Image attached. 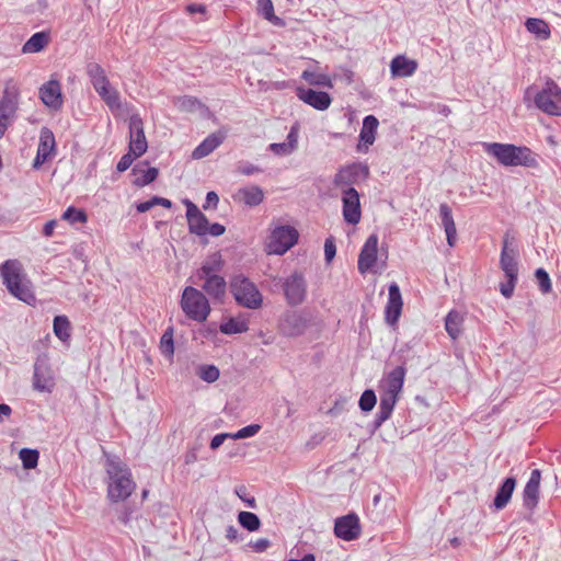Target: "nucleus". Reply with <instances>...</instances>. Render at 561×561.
Masks as SVG:
<instances>
[{
  "mask_svg": "<svg viewBox=\"0 0 561 561\" xmlns=\"http://www.w3.org/2000/svg\"><path fill=\"white\" fill-rule=\"evenodd\" d=\"M535 105L541 112L561 116V88L554 81H548L534 98Z\"/></svg>",
  "mask_w": 561,
  "mask_h": 561,
  "instance_id": "6e6552de",
  "label": "nucleus"
},
{
  "mask_svg": "<svg viewBox=\"0 0 561 561\" xmlns=\"http://www.w3.org/2000/svg\"><path fill=\"white\" fill-rule=\"evenodd\" d=\"M226 538L229 541H238L239 540V531H238V529L233 525H230V526L227 527V529H226Z\"/></svg>",
  "mask_w": 561,
  "mask_h": 561,
  "instance_id": "338daca9",
  "label": "nucleus"
},
{
  "mask_svg": "<svg viewBox=\"0 0 561 561\" xmlns=\"http://www.w3.org/2000/svg\"><path fill=\"white\" fill-rule=\"evenodd\" d=\"M202 289L213 299L221 301L226 295L227 283L220 275L203 279Z\"/></svg>",
  "mask_w": 561,
  "mask_h": 561,
  "instance_id": "7c9ffc66",
  "label": "nucleus"
},
{
  "mask_svg": "<svg viewBox=\"0 0 561 561\" xmlns=\"http://www.w3.org/2000/svg\"><path fill=\"white\" fill-rule=\"evenodd\" d=\"M33 389L50 393L55 388V377L48 357L39 355L34 363Z\"/></svg>",
  "mask_w": 561,
  "mask_h": 561,
  "instance_id": "9d476101",
  "label": "nucleus"
},
{
  "mask_svg": "<svg viewBox=\"0 0 561 561\" xmlns=\"http://www.w3.org/2000/svg\"><path fill=\"white\" fill-rule=\"evenodd\" d=\"M260 430H261V426L259 424H250L248 426L240 428L237 433L232 434L231 438L242 439V438L252 437L255 434H257Z\"/></svg>",
  "mask_w": 561,
  "mask_h": 561,
  "instance_id": "603ef678",
  "label": "nucleus"
},
{
  "mask_svg": "<svg viewBox=\"0 0 561 561\" xmlns=\"http://www.w3.org/2000/svg\"><path fill=\"white\" fill-rule=\"evenodd\" d=\"M133 172L135 174L139 173V172L142 173L141 176L135 179V181H134V184L139 187L150 184L151 182H153L157 179V176L159 174V171L157 168H148L147 170H141L140 165H136L133 169Z\"/></svg>",
  "mask_w": 561,
  "mask_h": 561,
  "instance_id": "37998d69",
  "label": "nucleus"
},
{
  "mask_svg": "<svg viewBox=\"0 0 561 561\" xmlns=\"http://www.w3.org/2000/svg\"><path fill=\"white\" fill-rule=\"evenodd\" d=\"M226 231V228L220 224H213L207 226V234H210L213 237H219L224 234Z\"/></svg>",
  "mask_w": 561,
  "mask_h": 561,
  "instance_id": "e2e57ef3",
  "label": "nucleus"
},
{
  "mask_svg": "<svg viewBox=\"0 0 561 561\" xmlns=\"http://www.w3.org/2000/svg\"><path fill=\"white\" fill-rule=\"evenodd\" d=\"M286 142L295 150L298 144V125L291 126Z\"/></svg>",
  "mask_w": 561,
  "mask_h": 561,
  "instance_id": "052dcab7",
  "label": "nucleus"
},
{
  "mask_svg": "<svg viewBox=\"0 0 561 561\" xmlns=\"http://www.w3.org/2000/svg\"><path fill=\"white\" fill-rule=\"evenodd\" d=\"M188 230L196 236H206L208 219L190 199H184Z\"/></svg>",
  "mask_w": 561,
  "mask_h": 561,
  "instance_id": "6ab92c4d",
  "label": "nucleus"
},
{
  "mask_svg": "<svg viewBox=\"0 0 561 561\" xmlns=\"http://www.w3.org/2000/svg\"><path fill=\"white\" fill-rule=\"evenodd\" d=\"M85 70L93 88L100 84H107L108 79L106 77L105 70L100 64L90 61L87 64Z\"/></svg>",
  "mask_w": 561,
  "mask_h": 561,
  "instance_id": "ea45409f",
  "label": "nucleus"
},
{
  "mask_svg": "<svg viewBox=\"0 0 561 561\" xmlns=\"http://www.w3.org/2000/svg\"><path fill=\"white\" fill-rule=\"evenodd\" d=\"M117 518L122 524L128 525L131 518V511L128 507H123L118 512Z\"/></svg>",
  "mask_w": 561,
  "mask_h": 561,
  "instance_id": "69168bd1",
  "label": "nucleus"
},
{
  "mask_svg": "<svg viewBox=\"0 0 561 561\" xmlns=\"http://www.w3.org/2000/svg\"><path fill=\"white\" fill-rule=\"evenodd\" d=\"M0 276L8 291L19 300L33 305L36 300L32 284L19 260L10 259L0 265Z\"/></svg>",
  "mask_w": 561,
  "mask_h": 561,
  "instance_id": "f03ea898",
  "label": "nucleus"
},
{
  "mask_svg": "<svg viewBox=\"0 0 561 561\" xmlns=\"http://www.w3.org/2000/svg\"><path fill=\"white\" fill-rule=\"evenodd\" d=\"M284 296L288 305H301L307 296V283L300 272H294L283 282Z\"/></svg>",
  "mask_w": 561,
  "mask_h": 561,
  "instance_id": "9b49d317",
  "label": "nucleus"
},
{
  "mask_svg": "<svg viewBox=\"0 0 561 561\" xmlns=\"http://www.w3.org/2000/svg\"><path fill=\"white\" fill-rule=\"evenodd\" d=\"M336 254V247L332 237L327 238L324 242V257L330 263Z\"/></svg>",
  "mask_w": 561,
  "mask_h": 561,
  "instance_id": "5fc2aeb1",
  "label": "nucleus"
},
{
  "mask_svg": "<svg viewBox=\"0 0 561 561\" xmlns=\"http://www.w3.org/2000/svg\"><path fill=\"white\" fill-rule=\"evenodd\" d=\"M297 96L304 103L318 111H325L332 103V99L328 92L313 89L299 88L297 90Z\"/></svg>",
  "mask_w": 561,
  "mask_h": 561,
  "instance_id": "412c9836",
  "label": "nucleus"
},
{
  "mask_svg": "<svg viewBox=\"0 0 561 561\" xmlns=\"http://www.w3.org/2000/svg\"><path fill=\"white\" fill-rule=\"evenodd\" d=\"M378 125L379 122L374 115H367L364 118L359 133V142L356 147L357 151L366 152L375 142Z\"/></svg>",
  "mask_w": 561,
  "mask_h": 561,
  "instance_id": "4be33fe9",
  "label": "nucleus"
},
{
  "mask_svg": "<svg viewBox=\"0 0 561 561\" xmlns=\"http://www.w3.org/2000/svg\"><path fill=\"white\" fill-rule=\"evenodd\" d=\"M238 172L243 174V175H248L249 176V175H253V174L260 173V172H262V170L257 165H254L252 163L241 162L238 165Z\"/></svg>",
  "mask_w": 561,
  "mask_h": 561,
  "instance_id": "4d7b16f0",
  "label": "nucleus"
},
{
  "mask_svg": "<svg viewBox=\"0 0 561 561\" xmlns=\"http://www.w3.org/2000/svg\"><path fill=\"white\" fill-rule=\"evenodd\" d=\"M180 306L184 314L198 323H203L210 314L211 307L206 295L193 287L186 286L181 296Z\"/></svg>",
  "mask_w": 561,
  "mask_h": 561,
  "instance_id": "39448f33",
  "label": "nucleus"
},
{
  "mask_svg": "<svg viewBox=\"0 0 561 561\" xmlns=\"http://www.w3.org/2000/svg\"><path fill=\"white\" fill-rule=\"evenodd\" d=\"M249 545L253 549V551L264 552L265 550H267L270 548L271 541L266 538H260L255 541H251Z\"/></svg>",
  "mask_w": 561,
  "mask_h": 561,
  "instance_id": "bf43d9fd",
  "label": "nucleus"
},
{
  "mask_svg": "<svg viewBox=\"0 0 561 561\" xmlns=\"http://www.w3.org/2000/svg\"><path fill=\"white\" fill-rule=\"evenodd\" d=\"M306 328V319L297 312L287 313L279 323L280 332L290 337L301 335Z\"/></svg>",
  "mask_w": 561,
  "mask_h": 561,
  "instance_id": "5701e85b",
  "label": "nucleus"
},
{
  "mask_svg": "<svg viewBox=\"0 0 561 561\" xmlns=\"http://www.w3.org/2000/svg\"><path fill=\"white\" fill-rule=\"evenodd\" d=\"M18 111L16 100L3 96L0 101V138L3 137L5 130L15 117Z\"/></svg>",
  "mask_w": 561,
  "mask_h": 561,
  "instance_id": "a878e982",
  "label": "nucleus"
},
{
  "mask_svg": "<svg viewBox=\"0 0 561 561\" xmlns=\"http://www.w3.org/2000/svg\"><path fill=\"white\" fill-rule=\"evenodd\" d=\"M417 69V62L413 59H409L403 55L396 56L390 64V71L392 77H410Z\"/></svg>",
  "mask_w": 561,
  "mask_h": 561,
  "instance_id": "c85d7f7f",
  "label": "nucleus"
},
{
  "mask_svg": "<svg viewBox=\"0 0 561 561\" xmlns=\"http://www.w3.org/2000/svg\"><path fill=\"white\" fill-rule=\"evenodd\" d=\"M224 265L221 255L214 253L209 255L197 270L195 277L197 280L206 279L208 277L218 276V272L221 271Z\"/></svg>",
  "mask_w": 561,
  "mask_h": 561,
  "instance_id": "c756f323",
  "label": "nucleus"
},
{
  "mask_svg": "<svg viewBox=\"0 0 561 561\" xmlns=\"http://www.w3.org/2000/svg\"><path fill=\"white\" fill-rule=\"evenodd\" d=\"M536 279L538 282L539 289L542 294H548L552 289L551 279L549 274L541 267L535 272Z\"/></svg>",
  "mask_w": 561,
  "mask_h": 561,
  "instance_id": "3c124183",
  "label": "nucleus"
},
{
  "mask_svg": "<svg viewBox=\"0 0 561 561\" xmlns=\"http://www.w3.org/2000/svg\"><path fill=\"white\" fill-rule=\"evenodd\" d=\"M160 352L168 359L172 360L174 355L173 328L169 327L160 339Z\"/></svg>",
  "mask_w": 561,
  "mask_h": 561,
  "instance_id": "79ce46f5",
  "label": "nucleus"
},
{
  "mask_svg": "<svg viewBox=\"0 0 561 561\" xmlns=\"http://www.w3.org/2000/svg\"><path fill=\"white\" fill-rule=\"evenodd\" d=\"M104 469L108 501L113 503L126 501L137 486L130 468L119 457L106 455Z\"/></svg>",
  "mask_w": 561,
  "mask_h": 561,
  "instance_id": "f257e3e1",
  "label": "nucleus"
},
{
  "mask_svg": "<svg viewBox=\"0 0 561 561\" xmlns=\"http://www.w3.org/2000/svg\"><path fill=\"white\" fill-rule=\"evenodd\" d=\"M236 494L247 503V505L251 508H254L256 506L255 499L253 496H247V489L245 486L241 485L236 489Z\"/></svg>",
  "mask_w": 561,
  "mask_h": 561,
  "instance_id": "13d9d810",
  "label": "nucleus"
},
{
  "mask_svg": "<svg viewBox=\"0 0 561 561\" xmlns=\"http://www.w3.org/2000/svg\"><path fill=\"white\" fill-rule=\"evenodd\" d=\"M49 44V34L47 32H37L33 34L22 46L23 54H34L42 51Z\"/></svg>",
  "mask_w": 561,
  "mask_h": 561,
  "instance_id": "72a5a7b5",
  "label": "nucleus"
},
{
  "mask_svg": "<svg viewBox=\"0 0 561 561\" xmlns=\"http://www.w3.org/2000/svg\"><path fill=\"white\" fill-rule=\"evenodd\" d=\"M268 149L277 156H288L295 151L286 141L273 142L268 146Z\"/></svg>",
  "mask_w": 561,
  "mask_h": 561,
  "instance_id": "864d4df0",
  "label": "nucleus"
},
{
  "mask_svg": "<svg viewBox=\"0 0 561 561\" xmlns=\"http://www.w3.org/2000/svg\"><path fill=\"white\" fill-rule=\"evenodd\" d=\"M484 150L504 167H535L536 154L527 147L512 144L485 142Z\"/></svg>",
  "mask_w": 561,
  "mask_h": 561,
  "instance_id": "7ed1b4c3",
  "label": "nucleus"
},
{
  "mask_svg": "<svg viewBox=\"0 0 561 561\" xmlns=\"http://www.w3.org/2000/svg\"><path fill=\"white\" fill-rule=\"evenodd\" d=\"M402 297L400 288L396 283L389 286L388 302L385 310V320L388 324L393 325L398 322L402 311Z\"/></svg>",
  "mask_w": 561,
  "mask_h": 561,
  "instance_id": "aec40b11",
  "label": "nucleus"
},
{
  "mask_svg": "<svg viewBox=\"0 0 561 561\" xmlns=\"http://www.w3.org/2000/svg\"><path fill=\"white\" fill-rule=\"evenodd\" d=\"M463 322L462 314L457 310H451L448 312V314L445 318V329L448 333V335L456 340L459 337L461 333V325Z\"/></svg>",
  "mask_w": 561,
  "mask_h": 561,
  "instance_id": "e433bc0d",
  "label": "nucleus"
},
{
  "mask_svg": "<svg viewBox=\"0 0 561 561\" xmlns=\"http://www.w3.org/2000/svg\"><path fill=\"white\" fill-rule=\"evenodd\" d=\"M238 522L249 531H256L261 526L257 515L251 512H240L238 515Z\"/></svg>",
  "mask_w": 561,
  "mask_h": 561,
  "instance_id": "c03bdc74",
  "label": "nucleus"
},
{
  "mask_svg": "<svg viewBox=\"0 0 561 561\" xmlns=\"http://www.w3.org/2000/svg\"><path fill=\"white\" fill-rule=\"evenodd\" d=\"M225 140L222 133H213L208 135L192 152L193 159H202L210 154Z\"/></svg>",
  "mask_w": 561,
  "mask_h": 561,
  "instance_id": "bb28decb",
  "label": "nucleus"
},
{
  "mask_svg": "<svg viewBox=\"0 0 561 561\" xmlns=\"http://www.w3.org/2000/svg\"><path fill=\"white\" fill-rule=\"evenodd\" d=\"M439 216L442 219V225L444 227L446 237H447V243L450 247H454L457 236L456 225L454 221L453 213L450 207L447 204H440L439 205Z\"/></svg>",
  "mask_w": 561,
  "mask_h": 561,
  "instance_id": "473e14b6",
  "label": "nucleus"
},
{
  "mask_svg": "<svg viewBox=\"0 0 561 561\" xmlns=\"http://www.w3.org/2000/svg\"><path fill=\"white\" fill-rule=\"evenodd\" d=\"M257 10H259V13L264 19L268 20L270 22H273L276 25L279 24L280 19L274 14V5H273L272 0H259Z\"/></svg>",
  "mask_w": 561,
  "mask_h": 561,
  "instance_id": "de8ad7c7",
  "label": "nucleus"
},
{
  "mask_svg": "<svg viewBox=\"0 0 561 561\" xmlns=\"http://www.w3.org/2000/svg\"><path fill=\"white\" fill-rule=\"evenodd\" d=\"M56 153V140L54 133L48 127H43L39 133L36 157L33 161V168L39 169L46 161L50 160Z\"/></svg>",
  "mask_w": 561,
  "mask_h": 561,
  "instance_id": "2eb2a0df",
  "label": "nucleus"
},
{
  "mask_svg": "<svg viewBox=\"0 0 561 561\" xmlns=\"http://www.w3.org/2000/svg\"><path fill=\"white\" fill-rule=\"evenodd\" d=\"M378 254V237L377 234H370L365 241L359 255H358V271L360 274H366L373 271L377 262Z\"/></svg>",
  "mask_w": 561,
  "mask_h": 561,
  "instance_id": "f3484780",
  "label": "nucleus"
},
{
  "mask_svg": "<svg viewBox=\"0 0 561 561\" xmlns=\"http://www.w3.org/2000/svg\"><path fill=\"white\" fill-rule=\"evenodd\" d=\"M198 376L206 382H215L219 376V369L215 365H202L198 369Z\"/></svg>",
  "mask_w": 561,
  "mask_h": 561,
  "instance_id": "8fccbe9b",
  "label": "nucleus"
},
{
  "mask_svg": "<svg viewBox=\"0 0 561 561\" xmlns=\"http://www.w3.org/2000/svg\"><path fill=\"white\" fill-rule=\"evenodd\" d=\"M137 157H135L133 154V152H130L128 150L127 153H125L118 161L117 165H116V169L118 172H124L126 171L127 169H129V167L131 165V163L134 162V160L136 159Z\"/></svg>",
  "mask_w": 561,
  "mask_h": 561,
  "instance_id": "6e6d98bb",
  "label": "nucleus"
},
{
  "mask_svg": "<svg viewBox=\"0 0 561 561\" xmlns=\"http://www.w3.org/2000/svg\"><path fill=\"white\" fill-rule=\"evenodd\" d=\"M231 435L232 434H228V433H220V434L215 435L210 440V448L211 449L219 448L228 437H231Z\"/></svg>",
  "mask_w": 561,
  "mask_h": 561,
  "instance_id": "680f3d73",
  "label": "nucleus"
},
{
  "mask_svg": "<svg viewBox=\"0 0 561 561\" xmlns=\"http://www.w3.org/2000/svg\"><path fill=\"white\" fill-rule=\"evenodd\" d=\"M54 333L62 342H66L70 337L71 325L70 321L66 316H56L54 318Z\"/></svg>",
  "mask_w": 561,
  "mask_h": 561,
  "instance_id": "a19ab883",
  "label": "nucleus"
},
{
  "mask_svg": "<svg viewBox=\"0 0 561 561\" xmlns=\"http://www.w3.org/2000/svg\"><path fill=\"white\" fill-rule=\"evenodd\" d=\"M94 90L112 112L119 111L123 107L119 93L115 88L111 87L110 81L107 84L95 87Z\"/></svg>",
  "mask_w": 561,
  "mask_h": 561,
  "instance_id": "2f4dec72",
  "label": "nucleus"
},
{
  "mask_svg": "<svg viewBox=\"0 0 561 561\" xmlns=\"http://www.w3.org/2000/svg\"><path fill=\"white\" fill-rule=\"evenodd\" d=\"M57 226V221L56 220H49L45 224L44 228H43V234L45 237H51L53 233H54V229L55 227Z\"/></svg>",
  "mask_w": 561,
  "mask_h": 561,
  "instance_id": "774afa93",
  "label": "nucleus"
},
{
  "mask_svg": "<svg viewBox=\"0 0 561 561\" xmlns=\"http://www.w3.org/2000/svg\"><path fill=\"white\" fill-rule=\"evenodd\" d=\"M343 218L350 225H356L360 221L362 210L359 194L354 187H347L342 193Z\"/></svg>",
  "mask_w": 561,
  "mask_h": 561,
  "instance_id": "dca6fc26",
  "label": "nucleus"
},
{
  "mask_svg": "<svg viewBox=\"0 0 561 561\" xmlns=\"http://www.w3.org/2000/svg\"><path fill=\"white\" fill-rule=\"evenodd\" d=\"M148 148L147 139L144 131V122L139 114H133L129 117V144L128 150L135 157H141Z\"/></svg>",
  "mask_w": 561,
  "mask_h": 561,
  "instance_id": "f8f14e48",
  "label": "nucleus"
},
{
  "mask_svg": "<svg viewBox=\"0 0 561 561\" xmlns=\"http://www.w3.org/2000/svg\"><path fill=\"white\" fill-rule=\"evenodd\" d=\"M219 203V197L217 193L215 192H208L206 195V203L204 204V208L207 209L208 207L216 208Z\"/></svg>",
  "mask_w": 561,
  "mask_h": 561,
  "instance_id": "0e129e2a",
  "label": "nucleus"
},
{
  "mask_svg": "<svg viewBox=\"0 0 561 561\" xmlns=\"http://www.w3.org/2000/svg\"><path fill=\"white\" fill-rule=\"evenodd\" d=\"M61 219L68 221L71 225L77 222L84 224L88 220V216L84 210L70 206L64 211Z\"/></svg>",
  "mask_w": 561,
  "mask_h": 561,
  "instance_id": "49530a36",
  "label": "nucleus"
},
{
  "mask_svg": "<svg viewBox=\"0 0 561 561\" xmlns=\"http://www.w3.org/2000/svg\"><path fill=\"white\" fill-rule=\"evenodd\" d=\"M362 527L355 513L337 517L334 522V535L345 541H352L360 536Z\"/></svg>",
  "mask_w": 561,
  "mask_h": 561,
  "instance_id": "ddd939ff",
  "label": "nucleus"
},
{
  "mask_svg": "<svg viewBox=\"0 0 561 561\" xmlns=\"http://www.w3.org/2000/svg\"><path fill=\"white\" fill-rule=\"evenodd\" d=\"M540 482L541 471L539 469L531 470L530 477L526 482L522 493L523 507L527 511L524 519L528 523H534V513L540 499Z\"/></svg>",
  "mask_w": 561,
  "mask_h": 561,
  "instance_id": "1a4fd4ad",
  "label": "nucleus"
},
{
  "mask_svg": "<svg viewBox=\"0 0 561 561\" xmlns=\"http://www.w3.org/2000/svg\"><path fill=\"white\" fill-rule=\"evenodd\" d=\"M369 175V168L367 164L353 163L341 168L334 175L333 184L341 187L342 191L357 181L358 178L366 179Z\"/></svg>",
  "mask_w": 561,
  "mask_h": 561,
  "instance_id": "4468645a",
  "label": "nucleus"
},
{
  "mask_svg": "<svg viewBox=\"0 0 561 561\" xmlns=\"http://www.w3.org/2000/svg\"><path fill=\"white\" fill-rule=\"evenodd\" d=\"M219 330L227 335L244 333L249 330V322L243 317L230 318L220 323Z\"/></svg>",
  "mask_w": 561,
  "mask_h": 561,
  "instance_id": "f704fd0d",
  "label": "nucleus"
},
{
  "mask_svg": "<svg viewBox=\"0 0 561 561\" xmlns=\"http://www.w3.org/2000/svg\"><path fill=\"white\" fill-rule=\"evenodd\" d=\"M377 398L371 389L365 390L358 401V405L363 412H370L376 405Z\"/></svg>",
  "mask_w": 561,
  "mask_h": 561,
  "instance_id": "09e8293b",
  "label": "nucleus"
},
{
  "mask_svg": "<svg viewBox=\"0 0 561 561\" xmlns=\"http://www.w3.org/2000/svg\"><path fill=\"white\" fill-rule=\"evenodd\" d=\"M405 378V369L403 366H398L392 369L381 381V388L383 391L399 394L403 388Z\"/></svg>",
  "mask_w": 561,
  "mask_h": 561,
  "instance_id": "cd10ccee",
  "label": "nucleus"
},
{
  "mask_svg": "<svg viewBox=\"0 0 561 561\" xmlns=\"http://www.w3.org/2000/svg\"><path fill=\"white\" fill-rule=\"evenodd\" d=\"M230 291L239 306L259 309L263 297L256 285L242 274L234 275L230 280Z\"/></svg>",
  "mask_w": 561,
  "mask_h": 561,
  "instance_id": "423d86ee",
  "label": "nucleus"
},
{
  "mask_svg": "<svg viewBox=\"0 0 561 561\" xmlns=\"http://www.w3.org/2000/svg\"><path fill=\"white\" fill-rule=\"evenodd\" d=\"M516 488V479L514 477H507L497 488L493 506L496 511H501L507 506L510 503L513 492Z\"/></svg>",
  "mask_w": 561,
  "mask_h": 561,
  "instance_id": "393cba45",
  "label": "nucleus"
},
{
  "mask_svg": "<svg viewBox=\"0 0 561 561\" xmlns=\"http://www.w3.org/2000/svg\"><path fill=\"white\" fill-rule=\"evenodd\" d=\"M238 196L245 205L251 207L260 205L264 199V193L259 186L240 188Z\"/></svg>",
  "mask_w": 561,
  "mask_h": 561,
  "instance_id": "4c0bfd02",
  "label": "nucleus"
},
{
  "mask_svg": "<svg viewBox=\"0 0 561 561\" xmlns=\"http://www.w3.org/2000/svg\"><path fill=\"white\" fill-rule=\"evenodd\" d=\"M19 457L24 469H34L38 463L39 453L36 449L22 448Z\"/></svg>",
  "mask_w": 561,
  "mask_h": 561,
  "instance_id": "a18cd8bd",
  "label": "nucleus"
},
{
  "mask_svg": "<svg viewBox=\"0 0 561 561\" xmlns=\"http://www.w3.org/2000/svg\"><path fill=\"white\" fill-rule=\"evenodd\" d=\"M298 231L288 225L276 226L272 229L266 243L268 254L283 255L298 241Z\"/></svg>",
  "mask_w": 561,
  "mask_h": 561,
  "instance_id": "0eeeda50",
  "label": "nucleus"
},
{
  "mask_svg": "<svg viewBox=\"0 0 561 561\" xmlns=\"http://www.w3.org/2000/svg\"><path fill=\"white\" fill-rule=\"evenodd\" d=\"M173 105L185 113H193L204 107L203 103L195 96L183 95L173 99Z\"/></svg>",
  "mask_w": 561,
  "mask_h": 561,
  "instance_id": "58836bf2",
  "label": "nucleus"
},
{
  "mask_svg": "<svg viewBox=\"0 0 561 561\" xmlns=\"http://www.w3.org/2000/svg\"><path fill=\"white\" fill-rule=\"evenodd\" d=\"M525 26L529 33L534 34L539 39H548L551 35L549 24L541 19L529 18L527 19Z\"/></svg>",
  "mask_w": 561,
  "mask_h": 561,
  "instance_id": "c9c22d12",
  "label": "nucleus"
},
{
  "mask_svg": "<svg viewBox=\"0 0 561 561\" xmlns=\"http://www.w3.org/2000/svg\"><path fill=\"white\" fill-rule=\"evenodd\" d=\"M41 101L50 110L59 111L64 104L61 85L58 80L50 79L38 90Z\"/></svg>",
  "mask_w": 561,
  "mask_h": 561,
  "instance_id": "a211bd4d",
  "label": "nucleus"
},
{
  "mask_svg": "<svg viewBox=\"0 0 561 561\" xmlns=\"http://www.w3.org/2000/svg\"><path fill=\"white\" fill-rule=\"evenodd\" d=\"M398 396L399 394L390 393L382 390V393L380 394L378 412L374 421L375 428L380 427L388 419H390L394 405L398 401Z\"/></svg>",
  "mask_w": 561,
  "mask_h": 561,
  "instance_id": "b1692460",
  "label": "nucleus"
},
{
  "mask_svg": "<svg viewBox=\"0 0 561 561\" xmlns=\"http://www.w3.org/2000/svg\"><path fill=\"white\" fill-rule=\"evenodd\" d=\"M518 256L519 252L515 245L514 238L506 233L503 238L500 255V267L507 279L505 283L500 284V291L505 298L513 296L518 279Z\"/></svg>",
  "mask_w": 561,
  "mask_h": 561,
  "instance_id": "20e7f679",
  "label": "nucleus"
}]
</instances>
